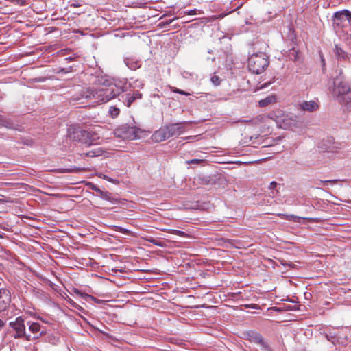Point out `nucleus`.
<instances>
[{
	"label": "nucleus",
	"instance_id": "obj_1",
	"mask_svg": "<svg viewBox=\"0 0 351 351\" xmlns=\"http://www.w3.org/2000/svg\"><path fill=\"white\" fill-rule=\"evenodd\" d=\"M124 91L123 87L116 84H110L107 87L98 89H87L84 97L86 99L93 98L97 104L106 103L115 98Z\"/></svg>",
	"mask_w": 351,
	"mask_h": 351
},
{
	"label": "nucleus",
	"instance_id": "obj_2",
	"mask_svg": "<svg viewBox=\"0 0 351 351\" xmlns=\"http://www.w3.org/2000/svg\"><path fill=\"white\" fill-rule=\"evenodd\" d=\"M187 125V122L169 123L155 131L152 136V139L154 142L159 143L171 137L178 136L186 131Z\"/></svg>",
	"mask_w": 351,
	"mask_h": 351
},
{
	"label": "nucleus",
	"instance_id": "obj_3",
	"mask_svg": "<svg viewBox=\"0 0 351 351\" xmlns=\"http://www.w3.org/2000/svg\"><path fill=\"white\" fill-rule=\"evenodd\" d=\"M269 117L276 123L278 127L285 130H292L300 125L299 117L293 114H285L277 110L270 113Z\"/></svg>",
	"mask_w": 351,
	"mask_h": 351
},
{
	"label": "nucleus",
	"instance_id": "obj_4",
	"mask_svg": "<svg viewBox=\"0 0 351 351\" xmlns=\"http://www.w3.org/2000/svg\"><path fill=\"white\" fill-rule=\"evenodd\" d=\"M268 65V58L264 53L252 54L248 58V68L249 70L253 73H261L265 71Z\"/></svg>",
	"mask_w": 351,
	"mask_h": 351
},
{
	"label": "nucleus",
	"instance_id": "obj_5",
	"mask_svg": "<svg viewBox=\"0 0 351 351\" xmlns=\"http://www.w3.org/2000/svg\"><path fill=\"white\" fill-rule=\"evenodd\" d=\"M350 90V84L347 82L337 77L334 81L332 94L338 102L343 104L345 102V95H348Z\"/></svg>",
	"mask_w": 351,
	"mask_h": 351
},
{
	"label": "nucleus",
	"instance_id": "obj_6",
	"mask_svg": "<svg viewBox=\"0 0 351 351\" xmlns=\"http://www.w3.org/2000/svg\"><path fill=\"white\" fill-rule=\"evenodd\" d=\"M9 326L15 332L13 335L15 339L25 338L27 341L32 340L31 335L26 334L25 321L22 317H18L14 321L10 322Z\"/></svg>",
	"mask_w": 351,
	"mask_h": 351
},
{
	"label": "nucleus",
	"instance_id": "obj_7",
	"mask_svg": "<svg viewBox=\"0 0 351 351\" xmlns=\"http://www.w3.org/2000/svg\"><path fill=\"white\" fill-rule=\"evenodd\" d=\"M138 128L127 125H121L115 130V135L123 139H134L138 137Z\"/></svg>",
	"mask_w": 351,
	"mask_h": 351
},
{
	"label": "nucleus",
	"instance_id": "obj_8",
	"mask_svg": "<svg viewBox=\"0 0 351 351\" xmlns=\"http://www.w3.org/2000/svg\"><path fill=\"white\" fill-rule=\"evenodd\" d=\"M334 25L343 27L351 24V12L348 10L337 12L333 16Z\"/></svg>",
	"mask_w": 351,
	"mask_h": 351
},
{
	"label": "nucleus",
	"instance_id": "obj_9",
	"mask_svg": "<svg viewBox=\"0 0 351 351\" xmlns=\"http://www.w3.org/2000/svg\"><path fill=\"white\" fill-rule=\"evenodd\" d=\"M70 138L74 141L89 144H91L96 139V138L91 136L90 132L84 130H75L73 134H70ZM99 138V136L97 137V138Z\"/></svg>",
	"mask_w": 351,
	"mask_h": 351
},
{
	"label": "nucleus",
	"instance_id": "obj_10",
	"mask_svg": "<svg viewBox=\"0 0 351 351\" xmlns=\"http://www.w3.org/2000/svg\"><path fill=\"white\" fill-rule=\"evenodd\" d=\"M29 330L33 334L32 339H38L40 337L45 334V331L42 330L41 326L38 322H28L27 323Z\"/></svg>",
	"mask_w": 351,
	"mask_h": 351
},
{
	"label": "nucleus",
	"instance_id": "obj_11",
	"mask_svg": "<svg viewBox=\"0 0 351 351\" xmlns=\"http://www.w3.org/2000/svg\"><path fill=\"white\" fill-rule=\"evenodd\" d=\"M319 108V101L316 100L304 101L299 104V108L304 111L312 112L316 111Z\"/></svg>",
	"mask_w": 351,
	"mask_h": 351
},
{
	"label": "nucleus",
	"instance_id": "obj_12",
	"mask_svg": "<svg viewBox=\"0 0 351 351\" xmlns=\"http://www.w3.org/2000/svg\"><path fill=\"white\" fill-rule=\"evenodd\" d=\"M10 303V292L6 289H0V312L5 311Z\"/></svg>",
	"mask_w": 351,
	"mask_h": 351
},
{
	"label": "nucleus",
	"instance_id": "obj_13",
	"mask_svg": "<svg viewBox=\"0 0 351 351\" xmlns=\"http://www.w3.org/2000/svg\"><path fill=\"white\" fill-rule=\"evenodd\" d=\"M0 125L8 129L21 130L17 123L12 121L11 119L0 115Z\"/></svg>",
	"mask_w": 351,
	"mask_h": 351
},
{
	"label": "nucleus",
	"instance_id": "obj_14",
	"mask_svg": "<svg viewBox=\"0 0 351 351\" xmlns=\"http://www.w3.org/2000/svg\"><path fill=\"white\" fill-rule=\"evenodd\" d=\"M98 195L101 198H102V199H104L105 200H107V201L112 203L113 204H116L119 203L118 199L116 198L115 197H114L112 195V193H110L108 191L101 190L100 192L98 193Z\"/></svg>",
	"mask_w": 351,
	"mask_h": 351
},
{
	"label": "nucleus",
	"instance_id": "obj_15",
	"mask_svg": "<svg viewBox=\"0 0 351 351\" xmlns=\"http://www.w3.org/2000/svg\"><path fill=\"white\" fill-rule=\"evenodd\" d=\"M334 53L337 59H348L349 55L339 45H335Z\"/></svg>",
	"mask_w": 351,
	"mask_h": 351
},
{
	"label": "nucleus",
	"instance_id": "obj_16",
	"mask_svg": "<svg viewBox=\"0 0 351 351\" xmlns=\"http://www.w3.org/2000/svg\"><path fill=\"white\" fill-rule=\"evenodd\" d=\"M141 97L142 94L138 91L133 93L132 95L128 94L127 97V106L130 107L133 101H134L136 99H141Z\"/></svg>",
	"mask_w": 351,
	"mask_h": 351
},
{
	"label": "nucleus",
	"instance_id": "obj_17",
	"mask_svg": "<svg viewBox=\"0 0 351 351\" xmlns=\"http://www.w3.org/2000/svg\"><path fill=\"white\" fill-rule=\"evenodd\" d=\"M103 154V150L100 147L93 148L89 150L87 153H86V156L89 157H96L101 156Z\"/></svg>",
	"mask_w": 351,
	"mask_h": 351
},
{
	"label": "nucleus",
	"instance_id": "obj_18",
	"mask_svg": "<svg viewBox=\"0 0 351 351\" xmlns=\"http://www.w3.org/2000/svg\"><path fill=\"white\" fill-rule=\"evenodd\" d=\"M282 218L285 219L287 220L293 221L294 222H299L301 219L300 217L293 215H286V214H278Z\"/></svg>",
	"mask_w": 351,
	"mask_h": 351
},
{
	"label": "nucleus",
	"instance_id": "obj_19",
	"mask_svg": "<svg viewBox=\"0 0 351 351\" xmlns=\"http://www.w3.org/2000/svg\"><path fill=\"white\" fill-rule=\"evenodd\" d=\"M75 293L77 295H80V297L82 298L83 299H84L86 301H89L90 300H94V301H97L96 300V298H94L93 296H92L90 295H88L87 293H82L81 291H80L78 290H76Z\"/></svg>",
	"mask_w": 351,
	"mask_h": 351
},
{
	"label": "nucleus",
	"instance_id": "obj_20",
	"mask_svg": "<svg viewBox=\"0 0 351 351\" xmlns=\"http://www.w3.org/2000/svg\"><path fill=\"white\" fill-rule=\"evenodd\" d=\"M143 239L145 241H149V242L153 243L154 245H155L156 246H159V247H164L165 246V244L162 242L159 241L158 240H156V239H153L152 237H143Z\"/></svg>",
	"mask_w": 351,
	"mask_h": 351
},
{
	"label": "nucleus",
	"instance_id": "obj_21",
	"mask_svg": "<svg viewBox=\"0 0 351 351\" xmlns=\"http://www.w3.org/2000/svg\"><path fill=\"white\" fill-rule=\"evenodd\" d=\"M273 100L272 97H268L265 98L264 99H261L258 101V105L260 107H265L267 105H269L270 103H271Z\"/></svg>",
	"mask_w": 351,
	"mask_h": 351
},
{
	"label": "nucleus",
	"instance_id": "obj_22",
	"mask_svg": "<svg viewBox=\"0 0 351 351\" xmlns=\"http://www.w3.org/2000/svg\"><path fill=\"white\" fill-rule=\"evenodd\" d=\"M120 112V110L115 107V106H111L109 109V114L112 118L117 117Z\"/></svg>",
	"mask_w": 351,
	"mask_h": 351
},
{
	"label": "nucleus",
	"instance_id": "obj_23",
	"mask_svg": "<svg viewBox=\"0 0 351 351\" xmlns=\"http://www.w3.org/2000/svg\"><path fill=\"white\" fill-rule=\"evenodd\" d=\"M125 62L126 65L128 66V67L132 70H136L137 68H138L140 66L138 62H131L130 64L129 61L128 60H125Z\"/></svg>",
	"mask_w": 351,
	"mask_h": 351
},
{
	"label": "nucleus",
	"instance_id": "obj_24",
	"mask_svg": "<svg viewBox=\"0 0 351 351\" xmlns=\"http://www.w3.org/2000/svg\"><path fill=\"white\" fill-rule=\"evenodd\" d=\"M202 13V12L197 9L190 10L185 12V14H188V15L200 14Z\"/></svg>",
	"mask_w": 351,
	"mask_h": 351
},
{
	"label": "nucleus",
	"instance_id": "obj_25",
	"mask_svg": "<svg viewBox=\"0 0 351 351\" xmlns=\"http://www.w3.org/2000/svg\"><path fill=\"white\" fill-rule=\"evenodd\" d=\"M210 80L215 86H219L220 84L221 80L218 76H216V75L213 76L211 77Z\"/></svg>",
	"mask_w": 351,
	"mask_h": 351
},
{
	"label": "nucleus",
	"instance_id": "obj_26",
	"mask_svg": "<svg viewBox=\"0 0 351 351\" xmlns=\"http://www.w3.org/2000/svg\"><path fill=\"white\" fill-rule=\"evenodd\" d=\"M76 171H77L76 168L62 169L60 170V173H73V172H76Z\"/></svg>",
	"mask_w": 351,
	"mask_h": 351
},
{
	"label": "nucleus",
	"instance_id": "obj_27",
	"mask_svg": "<svg viewBox=\"0 0 351 351\" xmlns=\"http://www.w3.org/2000/svg\"><path fill=\"white\" fill-rule=\"evenodd\" d=\"M204 162V160L201 159H191L190 160L186 161L187 164H199Z\"/></svg>",
	"mask_w": 351,
	"mask_h": 351
},
{
	"label": "nucleus",
	"instance_id": "obj_28",
	"mask_svg": "<svg viewBox=\"0 0 351 351\" xmlns=\"http://www.w3.org/2000/svg\"><path fill=\"white\" fill-rule=\"evenodd\" d=\"M88 185L90 186V187L92 190L95 191L97 193H99L100 192L101 189L98 186L95 185L94 184L90 182V183H88Z\"/></svg>",
	"mask_w": 351,
	"mask_h": 351
},
{
	"label": "nucleus",
	"instance_id": "obj_29",
	"mask_svg": "<svg viewBox=\"0 0 351 351\" xmlns=\"http://www.w3.org/2000/svg\"><path fill=\"white\" fill-rule=\"evenodd\" d=\"M171 232L175 234L184 237L186 235V233L184 232L177 230H171Z\"/></svg>",
	"mask_w": 351,
	"mask_h": 351
},
{
	"label": "nucleus",
	"instance_id": "obj_30",
	"mask_svg": "<svg viewBox=\"0 0 351 351\" xmlns=\"http://www.w3.org/2000/svg\"><path fill=\"white\" fill-rule=\"evenodd\" d=\"M339 181V180H321L320 182L323 183L324 184H327V183L335 184V183H337Z\"/></svg>",
	"mask_w": 351,
	"mask_h": 351
},
{
	"label": "nucleus",
	"instance_id": "obj_31",
	"mask_svg": "<svg viewBox=\"0 0 351 351\" xmlns=\"http://www.w3.org/2000/svg\"><path fill=\"white\" fill-rule=\"evenodd\" d=\"M72 70V68L71 67H69V69H64V68H62L59 71H58V73H69L70 71H71Z\"/></svg>",
	"mask_w": 351,
	"mask_h": 351
},
{
	"label": "nucleus",
	"instance_id": "obj_32",
	"mask_svg": "<svg viewBox=\"0 0 351 351\" xmlns=\"http://www.w3.org/2000/svg\"><path fill=\"white\" fill-rule=\"evenodd\" d=\"M290 56L292 57V56H294V60H296L297 58H298V52L294 50V49H292V52L290 53Z\"/></svg>",
	"mask_w": 351,
	"mask_h": 351
},
{
	"label": "nucleus",
	"instance_id": "obj_33",
	"mask_svg": "<svg viewBox=\"0 0 351 351\" xmlns=\"http://www.w3.org/2000/svg\"><path fill=\"white\" fill-rule=\"evenodd\" d=\"M277 185H278L277 182L275 181H273L269 184V189L271 190H274L277 186Z\"/></svg>",
	"mask_w": 351,
	"mask_h": 351
},
{
	"label": "nucleus",
	"instance_id": "obj_34",
	"mask_svg": "<svg viewBox=\"0 0 351 351\" xmlns=\"http://www.w3.org/2000/svg\"><path fill=\"white\" fill-rule=\"evenodd\" d=\"M120 232L123 233V234H131V232L127 229H125V228H120Z\"/></svg>",
	"mask_w": 351,
	"mask_h": 351
},
{
	"label": "nucleus",
	"instance_id": "obj_35",
	"mask_svg": "<svg viewBox=\"0 0 351 351\" xmlns=\"http://www.w3.org/2000/svg\"><path fill=\"white\" fill-rule=\"evenodd\" d=\"M171 90L172 92H173L175 93H178V94H180V92L181 91L180 89H179L176 87H171Z\"/></svg>",
	"mask_w": 351,
	"mask_h": 351
},
{
	"label": "nucleus",
	"instance_id": "obj_36",
	"mask_svg": "<svg viewBox=\"0 0 351 351\" xmlns=\"http://www.w3.org/2000/svg\"><path fill=\"white\" fill-rule=\"evenodd\" d=\"M180 95H186V96L191 95V93L185 92V91H184L182 90H181V91L180 92Z\"/></svg>",
	"mask_w": 351,
	"mask_h": 351
},
{
	"label": "nucleus",
	"instance_id": "obj_37",
	"mask_svg": "<svg viewBox=\"0 0 351 351\" xmlns=\"http://www.w3.org/2000/svg\"><path fill=\"white\" fill-rule=\"evenodd\" d=\"M173 19H170V20H168L165 22V24L162 25L161 26H164V25H169L171 24L172 22H173Z\"/></svg>",
	"mask_w": 351,
	"mask_h": 351
},
{
	"label": "nucleus",
	"instance_id": "obj_38",
	"mask_svg": "<svg viewBox=\"0 0 351 351\" xmlns=\"http://www.w3.org/2000/svg\"><path fill=\"white\" fill-rule=\"evenodd\" d=\"M64 60H66L67 62H71L74 60V58L69 56V57L66 58Z\"/></svg>",
	"mask_w": 351,
	"mask_h": 351
},
{
	"label": "nucleus",
	"instance_id": "obj_39",
	"mask_svg": "<svg viewBox=\"0 0 351 351\" xmlns=\"http://www.w3.org/2000/svg\"><path fill=\"white\" fill-rule=\"evenodd\" d=\"M4 322L1 319H0V330L3 327Z\"/></svg>",
	"mask_w": 351,
	"mask_h": 351
},
{
	"label": "nucleus",
	"instance_id": "obj_40",
	"mask_svg": "<svg viewBox=\"0 0 351 351\" xmlns=\"http://www.w3.org/2000/svg\"><path fill=\"white\" fill-rule=\"evenodd\" d=\"M321 59H322V62L323 65L324 66L325 65V60H324V57L322 56Z\"/></svg>",
	"mask_w": 351,
	"mask_h": 351
},
{
	"label": "nucleus",
	"instance_id": "obj_41",
	"mask_svg": "<svg viewBox=\"0 0 351 351\" xmlns=\"http://www.w3.org/2000/svg\"><path fill=\"white\" fill-rule=\"evenodd\" d=\"M75 307H76L77 309H80L81 311H83V308H82V307H80V306H75Z\"/></svg>",
	"mask_w": 351,
	"mask_h": 351
},
{
	"label": "nucleus",
	"instance_id": "obj_42",
	"mask_svg": "<svg viewBox=\"0 0 351 351\" xmlns=\"http://www.w3.org/2000/svg\"><path fill=\"white\" fill-rule=\"evenodd\" d=\"M5 202V200H3V199H0V204H1V203H4Z\"/></svg>",
	"mask_w": 351,
	"mask_h": 351
},
{
	"label": "nucleus",
	"instance_id": "obj_43",
	"mask_svg": "<svg viewBox=\"0 0 351 351\" xmlns=\"http://www.w3.org/2000/svg\"><path fill=\"white\" fill-rule=\"evenodd\" d=\"M3 234H0V238H1V239H2V238H3Z\"/></svg>",
	"mask_w": 351,
	"mask_h": 351
}]
</instances>
